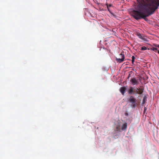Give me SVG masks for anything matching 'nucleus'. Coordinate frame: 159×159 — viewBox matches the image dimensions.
<instances>
[{
    "instance_id": "obj_10",
    "label": "nucleus",
    "mask_w": 159,
    "mask_h": 159,
    "mask_svg": "<svg viewBox=\"0 0 159 159\" xmlns=\"http://www.w3.org/2000/svg\"><path fill=\"white\" fill-rule=\"evenodd\" d=\"M146 97L145 96L143 98L142 104H144L145 103V102H146Z\"/></svg>"
},
{
    "instance_id": "obj_3",
    "label": "nucleus",
    "mask_w": 159,
    "mask_h": 159,
    "mask_svg": "<svg viewBox=\"0 0 159 159\" xmlns=\"http://www.w3.org/2000/svg\"><path fill=\"white\" fill-rule=\"evenodd\" d=\"M128 101L132 103V105L131 106L133 107H135V103L136 99L134 97L132 96H131L130 98L129 99Z\"/></svg>"
},
{
    "instance_id": "obj_16",
    "label": "nucleus",
    "mask_w": 159,
    "mask_h": 159,
    "mask_svg": "<svg viewBox=\"0 0 159 159\" xmlns=\"http://www.w3.org/2000/svg\"><path fill=\"white\" fill-rule=\"evenodd\" d=\"M133 90H129V93L130 94H131L132 93L134 92Z\"/></svg>"
},
{
    "instance_id": "obj_8",
    "label": "nucleus",
    "mask_w": 159,
    "mask_h": 159,
    "mask_svg": "<svg viewBox=\"0 0 159 159\" xmlns=\"http://www.w3.org/2000/svg\"><path fill=\"white\" fill-rule=\"evenodd\" d=\"M151 50L154 51L155 52H158V51L157 48H151Z\"/></svg>"
},
{
    "instance_id": "obj_6",
    "label": "nucleus",
    "mask_w": 159,
    "mask_h": 159,
    "mask_svg": "<svg viewBox=\"0 0 159 159\" xmlns=\"http://www.w3.org/2000/svg\"><path fill=\"white\" fill-rule=\"evenodd\" d=\"M127 127V123H125L122 125L121 129L123 130H124L126 129Z\"/></svg>"
},
{
    "instance_id": "obj_4",
    "label": "nucleus",
    "mask_w": 159,
    "mask_h": 159,
    "mask_svg": "<svg viewBox=\"0 0 159 159\" xmlns=\"http://www.w3.org/2000/svg\"><path fill=\"white\" fill-rule=\"evenodd\" d=\"M130 84L133 85H137L139 84V81L136 80L135 78H133L130 80Z\"/></svg>"
},
{
    "instance_id": "obj_7",
    "label": "nucleus",
    "mask_w": 159,
    "mask_h": 159,
    "mask_svg": "<svg viewBox=\"0 0 159 159\" xmlns=\"http://www.w3.org/2000/svg\"><path fill=\"white\" fill-rule=\"evenodd\" d=\"M137 35L139 38L143 39L144 41H145L146 39L144 37H143L141 34L140 33H137Z\"/></svg>"
},
{
    "instance_id": "obj_22",
    "label": "nucleus",
    "mask_w": 159,
    "mask_h": 159,
    "mask_svg": "<svg viewBox=\"0 0 159 159\" xmlns=\"http://www.w3.org/2000/svg\"><path fill=\"white\" fill-rule=\"evenodd\" d=\"M129 89L131 90V89Z\"/></svg>"
},
{
    "instance_id": "obj_20",
    "label": "nucleus",
    "mask_w": 159,
    "mask_h": 159,
    "mask_svg": "<svg viewBox=\"0 0 159 159\" xmlns=\"http://www.w3.org/2000/svg\"><path fill=\"white\" fill-rule=\"evenodd\" d=\"M130 75V74H129V76H128V78H129Z\"/></svg>"
},
{
    "instance_id": "obj_9",
    "label": "nucleus",
    "mask_w": 159,
    "mask_h": 159,
    "mask_svg": "<svg viewBox=\"0 0 159 159\" xmlns=\"http://www.w3.org/2000/svg\"><path fill=\"white\" fill-rule=\"evenodd\" d=\"M106 5L107 6V8L108 11L110 12V11L109 9V7H111L112 6V5L111 4H110L109 5H108V4L107 3Z\"/></svg>"
},
{
    "instance_id": "obj_2",
    "label": "nucleus",
    "mask_w": 159,
    "mask_h": 159,
    "mask_svg": "<svg viewBox=\"0 0 159 159\" xmlns=\"http://www.w3.org/2000/svg\"><path fill=\"white\" fill-rule=\"evenodd\" d=\"M125 59V55L122 52L120 54L119 58H116V60L117 62L120 63L124 61Z\"/></svg>"
},
{
    "instance_id": "obj_21",
    "label": "nucleus",
    "mask_w": 159,
    "mask_h": 159,
    "mask_svg": "<svg viewBox=\"0 0 159 159\" xmlns=\"http://www.w3.org/2000/svg\"><path fill=\"white\" fill-rule=\"evenodd\" d=\"M158 53L159 54V51H158Z\"/></svg>"
},
{
    "instance_id": "obj_17",
    "label": "nucleus",
    "mask_w": 159,
    "mask_h": 159,
    "mask_svg": "<svg viewBox=\"0 0 159 159\" xmlns=\"http://www.w3.org/2000/svg\"><path fill=\"white\" fill-rule=\"evenodd\" d=\"M147 107H144V113L147 110Z\"/></svg>"
},
{
    "instance_id": "obj_19",
    "label": "nucleus",
    "mask_w": 159,
    "mask_h": 159,
    "mask_svg": "<svg viewBox=\"0 0 159 159\" xmlns=\"http://www.w3.org/2000/svg\"><path fill=\"white\" fill-rule=\"evenodd\" d=\"M137 90H138V89H138V88H137Z\"/></svg>"
},
{
    "instance_id": "obj_12",
    "label": "nucleus",
    "mask_w": 159,
    "mask_h": 159,
    "mask_svg": "<svg viewBox=\"0 0 159 159\" xmlns=\"http://www.w3.org/2000/svg\"><path fill=\"white\" fill-rule=\"evenodd\" d=\"M132 63L133 64H134V60L135 59V57H134V56H132Z\"/></svg>"
},
{
    "instance_id": "obj_1",
    "label": "nucleus",
    "mask_w": 159,
    "mask_h": 159,
    "mask_svg": "<svg viewBox=\"0 0 159 159\" xmlns=\"http://www.w3.org/2000/svg\"><path fill=\"white\" fill-rule=\"evenodd\" d=\"M158 2L159 0H156ZM159 6L157 3H154V0L148 3L144 2L139 3L137 7L138 10L133 11V16L137 20L142 18L145 20L146 17L153 14Z\"/></svg>"
},
{
    "instance_id": "obj_13",
    "label": "nucleus",
    "mask_w": 159,
    "mask_h": 159,
    "mask_svg": "<svg viewBox=\"0 0 159 159\" xmlns=\"http://www.w3.org/2000/svg\"><path fill=\"white\" fill-rule=\"evenodd\" d=\"M147 49V48L145 47H143L141 48V50H145Z\"/></svg>"
},
{
    "instance_id": "obj_15",
    "label": "nucleus",
    "mask_w": 159,
    "mask_h": 159,
    "mask_svg": "<svg viewBox=\"0 0 159 159\" xmlns=\"http://www.w3.org/2000/svg\"><path fill=\"white\" fill-rule=\"evenodd\" d=\"M153 45L155 47H157L158 48L159 47V45H158V44H157L155 43V44H154Z\"/></svg>"
},
{
    "instance_id": "obj_18",
    "label": "nucleus",
    "mask_w": 159,
    "mask_h": 159,
    "mask_svg": "<svg viewBox=\"0 0 159 159\" xmlns=\"http://www.w3.org/2000/svg\"><path fill=\"white\" fill-rule=\"evenodd\" d=\"M120 89L122 90V89H126L125 88V87H121Z\"/></svg>"
},
{
    "instance_id": "obj_5",
    "label": "nucleus",
    "mask_w": 159,
    "mask_h": 159,
    "mask_svg": "<svg viewBox=\"0 0 159 159\" xmlns=\"http://www.w3.org/2000/svg\"><path fill=\"white\" fill-rule=\"evenodd\" d=\"M121 123L119 122L116 125V130L118 132H120L121 130Z\"/></svg>"
},
{
    "instance_id": "obj_11",
    "label": "nucleus",
    "mask_w": 159,
    "mask_h": 159,
    "mask_svg": "<svg viewBox=\"0 0 159 159\" xmlns=\"http://www.w3.org/2000/svg\"><path fill=\"white\" fill-rule=\"evenodd\" d=\"M137 91V93H139V94H141L143 92V90H136Z\"/></svg>"
},
{
    "instance_id": "obj_14",
    "label": "nucleus",
    "mask_w": 159,
    "mask_h": 159,
    "mask_svg": "<svg viewBox=\"0 0 159 159\" xmlns=\"http://www.w3.org/2000/svg\"><path fill=\"white\" fill-rule=\"evenodd\" d=\"M125 90H120L121 93L123 95H124V93H125Z\"/></svg>"
}]
</instances>
